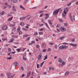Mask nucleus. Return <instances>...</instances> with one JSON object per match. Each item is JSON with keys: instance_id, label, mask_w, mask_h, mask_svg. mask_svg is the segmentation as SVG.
Listing matches in <instances>:
<instances>
[{"instance_id": "1", "label": "nucleus", "mask_w": 78, "mask_h": 78, "mask_svg": "<svg viewBox=\"0 0 78 78\" xmlns=\"http://www.w3.org/2000/svg\"><path fill=\"white\" fill-rule=\"evenodd\" d=\"M68 47L66 46V45H63L62 46H61L59 48H60L61 50H62V49H63V48H65V49H67L68 48Z\"/></svg>"}, {"instance_id": "2", "label": "nucleus", "mask_w": 78, "mask_h": 78, "mask_svg": "<svg viewBox=\"0 0 78 78\" xmlns=\"http://www.w3.org/2000/svg\"><path fill=\"white\" fill-rule=\"evenodd\" d=\"M59 9L61 10V9H58L55 10L53 12L54 15H56V14H58V13L59 11Z\"/></svg>"}, {"instance_id": "3", "label": "nucleus", "mask_w": 78, "mask_h": 78, "mask_svg": "<svg viewBox=\"0 0 78 78\" xmlns=\"http://www.w3.org/2000/svg\"><path fill=\"white\" fill-rule=\"evenodd\" d=\"M2 29L3 30H6L7 29V26H6V25H5L4 26H3L2 27Z\"/></svg>"}, {"instance_id": "4", "label": "nucleus", "mask_w": 78, "mask_h": 78, "mask_svg": "<svg viewBox=\"0 0 78 78\" xmlns=\"http://www.w3.org/2000/svg\"><path fill=\"white\" fill-rule=\"evenodd\" d=\"M47 47V44H42L41 45L42 48H46Z\"/></svg>"}, {"instance_id": "5", "label": "nucleus", "mask_w": 78, "mask_h": 78, "mask_svg": "<svg viewBox=\"0 0 78 78\" xmlns=\"http://www.w3.org/2000/svg\"><path fill=\"white\" fill-rule=\"evenodd\" d=\"M45 16H46L45 18V19H47V18L49 17V14H48L46 13L45 14Z\"/></svg>"}, {"instance_id": "6", "label": "nucleus", "mask_w": 78, "mask_h": 78, "mask_svg": "<svg viewBox=\"0 0 78 78\" xmlns=\"http://www.w3.org/2000/svg\"><path fill=\"white\" fill-rule=\"evenodd\" d=\"M68 11H69V8L68 7H66V8L64 10V12H67Z\"/></svg>"}, {"instance_id": "7", "label": "nucleus", "mask_w": 78, "mask_h": 78, "mask_svg": "<svg viewBox=\"0 0 78 78\" xmlns=\"http://www.w3.org/2000/svg\"><path fill=\"white\" fill-rule=\"evenodd\" d=\"M42 57V55H41V54H40L38 56L37 58L38 60H39Z\"/></svg>"}, {"instance_id": "8", "label": "nucleus", "mask_w": 78, "mask_h": 78, "mask_svg": "<svg viewBox=\"0 0 78 78\" xmlns=\"http://www.w3.org/2000/svg\"><path fill=\"white\" fill-rule=\"evenodd\" d=\"M60 30L62 31H66V29L64 27H62L60 28Z\"/></svg>"}, {"instance_id": "9", "label": "nucleus", "mask_w": 78, "mask_h": 78, "mask_svg": "<svg viewBox=\"0 0 78 78\" xmlns=\"http://www.w3.org/2000/svg\"><path fill=\"white\" fill-rule=\"evenodd\" d=\"M30 75H31V72H30L27 74V78H28L30 76Z\"/></svg>"}, {"instance_id": "10", "label": "nucleus", "mask_w": 78, "mask_h": 78, "mask_svg": "<svg viewBox=\"0 0 78 78\" xmlns=\"http://www.w3.org/2000/svg\"><path fill=\"white\" fill-rule=\"evenodd\" d=\"M20 27H19L17 29V31L19 33L20 32Z\"/></svg>"}, {"instance_id": "11", "label": "nucleus", "mask_w": 78, "mask_h": 78, "mask_svg": "<svg viewBox=\"0 0 78 78\" xmlns=\"http://www.w3.org/2000/svg\"><path fill=\"white\" fill-rule=\"evenodd\" d=\"M69 45H72V46H76V44H72V43H70L69 44Z\"/></svg>"}, {"instance_id": "12", "label": "nucleus", "mask_w": 78, "mask_h": 78, "mask_svg": "<svg viewBox=\"0 0 78 78\" xmlns=\"http://www.w3.org/2000/svg\"><path fill=\"white\" fill-rule=\"evenodd\" d=\"M14 65L15 66H18V62H16L14 63Z\"/></svg>"}, {"instance_id": "13", "label": "nucleus", "mask_w": 78, "mask_h": 78, "mask_svg": "<svg viewBox=\"0 0 78 78\" xmlns=\"http://www.w3.org/2000/svg\"><path fill=\"white\" fill-rule=\"evenodd\" d=\"M12 10L13 11H16V9H15V7H14V6H13L12 7Z\"/></svg>"}, {"instance_id": "14", "label": "nucleus", "mask_w": 78, "mask_h": 78, "mask_svg": "<svg viewBox=\"0 0 78 78\" xmlns=\"http://www.w3.org/2000/svg\"><path fill=\"white\" fill-rule=\"evenodd\" d=\"M14 41V38L11 39L10 40V41H9V42H13Z\"/></svg>"}, {"instance_id": "15", "label": "nucleus", "mask_w": 78, "mask_h": 78, "mask_svg": "<svg viewBox=\"0 0 78 78\" xmlns=\"http://www.w3.org/2000/svg\"><path fill=\"white\" fill-rule=\"evenodd\" d=\"M49 70H55V68L53 67H51L49 68Z\"/></svg>"}, {"instance_id": "16", "label": "nucleus", "mask_w": 78, "mask_h": 78, "mask_svg": "<svg viewBox=\"0 0 78 78\" xmlns=\"http://www.w3.org/2000/svg\"><path fill=\"white\" fill-rule=\"evenodd\" d=\"M58 61L59 62H62V60L61 58L59 59Z\"/></svg>"}, {"instance_id": "17", "label": "nucleus", "mask_w": 78, "mask_h": 78, "mask_svg": "<svg viewBox=\"0 0 78 78\" xmlns=\"http://www.w3.org/2000/svg\"><path fill=\"white\" fill-rule=\"evenodd\" d=\"M62 15L63 17H65V16H66V12H64L62 14Z\"/></svg>"}, {"instance_id": "18", "label": "nucleus", "mask_w": 78, "mask_h": 78, "mask_svg": "<svg viewBox=\"0 0 78 78\" xmlns=\"http://www.w3.org/2000/svg\"><path fill=\"white\" fill-rule=\"evenodd\" d=\"M48 22L49 24L51 25H52V23H51V20H48Z\"/></svg>"}, {"instance_id": "19", "label": "nucleus", "mask_w": 78, "mask_h": 78, "mask_svg": "<svg viewBox=\"0 0 78 78\" xmlns=\"http://www.w3.org/2000/svg\"><path fill=\"white\" fill-rule=\"evenodd\" d=\"M7 75L8 76H11V74L10 73H8L7 74Z\"/></svg>"}, {"instance_id": "20", "label": "nucleus", "mask_w": 78, "mask_h": 78, "mask_svg": "<svg viewBox=\"0 0 78 78\" xmlns=\"http://www.w3.org/2000/svg\"><path fill=\"white\" fill-rule=\"evenodd\" d=\"M12 2L14 3H17V0H13Z\"/></svg>"}, {"instance_id": "21", "label": "nucleus", "mask_w": 78, "mask_h": 78, "mask_svg": "<svg viewBox=\"0 0 78 78\" xmlns=\"http://www.w3.org/2000/svg\"><path fill=\"white\" fill-rule=\"evenodd\" d=\"M20 24L21 25H23V26L25 25V24L23 22L20 23Z\"/></svg>"}, {"instance_id": "22", "label": "nucleus", "mask_w": 78, "mask_h": 78, "mask_svg": "<svg viewBox=\"0 0 78 78\" xmlns=\"http://www.w3.org/2000/svg\"><path fill=\"white\" fill-rule=\"evenodd\" d=\"M65 38V37L62 36L60 37V39L61 40H63V39H64Z\"/></svg>"}, {"instance_id": "23", "label": "nucleus", "mask_w": 78, "mask_h": 78, "mask_svg": "<svg viewBox=\"0 0 78 78\" xmlns=\"http://www.w3.org/2000/svg\"><path fill=\"white\" fill-rule=\"evenodd\" d=\"M69 73H70V72H66L65 73V75L66 76V75H68L69 74Z\"/></svg>"}, {"instance_id": "24", "label": "nucleus", "mask_w": 78, "mask_h": 78, "mask_svg": "<svg viewBox=\"0 0 78 78\" xmlns=\"http://www.w3.org/2000/svg\"><path fill=\"white\" fill-rule=\"evenodd\" d=\"M39 34L40 35H41V34H43L44 33L42 32H40L39 33Z\"/></svg>"}, {"instance_id": "25", "label": "nucleus", "mask_w": 78, "mask_h": 78, "mask_svg": "<svg viewBox=\"0 0 78 78\" xmlns=\"http://www.w3.org/2000/svg\"><path fill=\"white\" fill-rule=\"evenodd\" d=\"M16 50H17V51H18V52H19V51H20V50H21V49L18 48V49H16Z\"/></svg>"}, {"instance_id": "26", "label": "nucleus", "mask_w": 78, "mask_h": 78, "mask_svg": "<svg viewBox=\"0 0 78 78\" xmlns=\"http://www.w3.org/2000/svg\"><path fill=\"white\" fill-rule=\"evenodd\" d=\"M5 14V12L4 11L0 13V14L1 15H3V14Z\"/></svg>"}, {"instance_id": "27", "label": "nucleus", "mask_w": 78, "mask_h": 78, "mask_svg": "<svg viewBox=\"0 0 78 78\" xmlns=\"http://www.w3.org/2000/svg\"><path fill=\"white\" fill-rule=\"evenodd\" d=\"M45 62L44 61H43L41 64L40 66V67H41L42 66H43V64H44V62Z\"/></svg>"}, {"instance_id": "28", "label": "nucleus", "mask_w": 78, "mask_h": 78, "mask_svg": "<svg viewBox=\"0 0 78 78\" xmlns=\"http://www.w3.org/2000/svg\"><path fill=\"white\" fill-rule=\"evenodd\" d=\"M47 58H48L47 57V55H46L45 58L44 59V61H45V59H47Z\"/></svg>"}, {"instance_id": "29", "label": "nucleus", "mask_w": 78, "mask_h": 78, "mask_svg": "<svg viewBox=\"0 0 78 78\" xmlns=\"http://www.w3.org/2000/svg\"><path fill=\"white\" fill-rule=\"evenodd\" d=\"M59 22H61V23H62L63 22V21L61 19H59Z\"/></svg>"}, {"instance_id": "30", "label": "nucleus", "mask_w": 78, "mask_h": 78, "mask_svg": "<svg viewBox=\"0 0 78 78\" xmlns=\"http://www.w3.org/2000/svg\"><path fill=\"white\" fill-rule=\"evenodd\" d=\"M23 59H24V60H27V58H26V57H24V56H23Z\"/></svg>"}, {"instance_id": "31", "label": "nucleus", "mask_w": 78, "mask_h": 78, "mask_svg": "<svg viewBox=\"0 0 78 78\" xmlns=\"http://www.w3.org/2000/svg\"><path fill=\"white\" fill-rule=\"evenodd\" d=\"M7 59H9V60H10L11 59H12V58L11 57H9V58H7Z\"/></svg>"}, {"instance_id": "32", "label": "nucleus", "mask_w": 78, "mask_h": 78, "mask_svg": "<svg viewBox=\"0 0 78 78\" xmlns=\"http://www.w3.org/2000/svg\"><path fill=\"white\" fill-rule=\"evenodd\" d=\"M28 16H23L22 17L23 18V20H24L25 18H26L27 17H28Z\"/></svg>"}, {"instance_id": "33", "label": "nucleus", "mask_w": 78, "mask_h": 78, "mask_svg": "<svg viewBox=\"0 0 78 78\" xmlns=\"http://www.w3.org/2000/svg\"><path fill=\"white\" fill-rule=\"evenodd\" d=\"M16 26V24H10V27H14Z\"/></svg>"}, {"instance_id": "34", "label": "nucleus", "mask_w": 78, "mask_h": 78, "mask_svg": "<svg viewBox=\"0 0 78 78\" xmlns=\"http://www.w3.org/2000/svg\"><path fill=\"white\" fill-rule=\"evenodd\" d=\"M12 19H13V17H11V18H9V20H10V21H11V20H12Z\"/></svg>"}, {"instance_id": "35", "label": "nucleus", "mask_w": 78, "mask_h": 78, "mask_svg": "<svg viewBox=\"0 0 78 78\" xmlns=\"http://www.w3.org/2000/svg\"><path fill=\"white\" fill-rule=\"evenodd\" d=\"M51 50V48H49L47 50V51H50Z\"/></svg>"}, {"instance_id": "36", "label": "nucleus", "mask_w": 78, "mask_h": 78, "mask_svg": "<svg viewBox=\"0 0 78 78\" xmlns=\"http://www.w3.org/2000/svg\"><path fill=\"white\" fill-rule=\"evenodd\" d=\"M70 16L71 17V21L72 22H73V20H72V16Z\"/></svg>"}, {"instance_id": "37", "label": "nucleus", "mask_w": 78, "mask_h": 78, "mask_svg": "<svg viewBox=\"0 0 78 78\" xmlns=\"http://www.w3.org/2000/svg\"><path fill=\"white\" fill-rule=\"evenodd\" d=\"M23 30H24V31H27V29H25L24 28H23Z\"/></svg>"}, {"instance_id": "38", "label": "nucleus", "mask_w": 78, "mask_h": 78, "mask_svg": "<svg viewBox=\"0 0 78 78\" xmlns=\"http://www.w3.org/2000/svg\"><path fill=\"white\" fill-rule=\"evenodd\" d=\"M2 40H3V41H8V40H7V39H6V38H3L2 39Z\"/></svg>"}, {"instance_id": "39", "label": "nucleus", "mask_w": 78, "mask_h": 78, "mask_svg": "<svg viewBox=\"0 0 78 78\" xmlns=\"http://www.w3.org/2000/svg\"><path fill=\"white\" fill-rule=\"evenodd\" d=\"M8 51H9V52H10V51H11V49L9 48H8Z\"/></svg>"}, {"instance_id": "40", "label": "nucleus", "mask_w": 78, "mask_h": 78, "mask_svg": "<svg viewBox=\"0 0 78 78\" xmlns=\"http://www.w3.org/2000/svg\"><path fill=\"white\" fill-rule=\"evenodd\" d=\"M37 69H38L39 67V65L38 64H37Z\"/></svg>"}, {"instance_id": "41", "label": "nucleus", "mask_w": 78, "mask_h": 78, "mask_svg": "<svg viewBox=\"0 0 78 78\" xmlns=\"http://www.w3.org/2000/svg\"><path fill=\"white\" fill-rule=\"evenodd\" d=\"M59 66L60 67H63V66H62V64H59Z\"/></svg>"}, {"instance_id": "42", "label": "nucleus", "mask_w": 78, "mask_h": 78, "mask_svg": "<svg viewBox=\"0 0 78 78\" xmlns=\"http://www.w3.org/2000/svg\"><path fill=\"white\" fill-rule=\"evenodd\" d=\"M73 20H75V16H73Z\"/></svg>"}, {"instance_id": "43", "label": "nucleus", "mask_w": 78, "mask_h": 78, "mask_svg": "<svg viewBox=\"0 0 78 78\" xmlns=\"http://www.w3.org/2000/svg\"><path fill=\"white\" fill-rule=\"evenodd\" d=\"M30 39V37H29L27 39H26V41H28Z\"/></svg>"}, {"instance_id": "44", "label": "nucleus", "mask_w": 78, "mask_h": 78, "mask_svg": "<svg viewBox=\"0 0 78 78\" xmlns=\"http://www.w3.org/2000/svg\"><path fill=\"white\" fill-rule=\"evenodd\" d=\"M44 23L45 24V25H46L47 27V28H48V24H47V23Z\"/></svg>"}, {"instance_id": "45", "label": "nucleus", "mask_w": 78, "mask_h": 78, "mask_svg": "<svg viewBox=\"0 0 78 78\" xmlns=\"http://www.w3.org/2000/svg\"><path fill=\"white\" fill-rule=\"evenodd\" d=\"M28 35L26 34L25 35H23V37H28Z\"/></svg>"}, {"instance_id": "46", "label": "nucleus", "mask_w": 78, "mask_h": 78, "mask_svg": "<svg viewBox=\"0 0 78 78\" xmlns=\"http://www.w3.org/2000/svg\"><path fill=\"white\" fill-rule=\"evenodd\" d=\"M28 0H26L25 1L24 3L25 4H26V3H27V2H28Z\"/></svg>"}, {"instance_id": "47", "label": "nucleus", "mask_w": 78, "mask_h": 78, "mask_svg": "<svg viewBox=\"0 0 78 78\" xmlns=\"http://www.w3.org/2000/svg\"><path fill=\"white\" fill-rule=\"evenodd\" d=\"M67 25H68V24L67 23H65L64 25L66 27V26H67Z\"/></svg>"}, {"instance_id": "48", "label": "nucleus", "mask_w": 78, "mask_h": 78, "mask_svg": "<svg viewBox=\"0 0 78 78\" xmlns=\"http://www.w3.org/2000/svg\"><path fill=\"white\" fill-rule=\"evenodd\" d=\"M44 15V14H42L41 15H40V17H42Z\"/></svg>"}, {"instance_id": "49", "label": "nucleus", "mask_w": 78, "mask_h": 78, "mask_svg": "<svg viewBox=\"0 0 78 78\" xmlns=\"http://www.w3.org/2000/svg\"><path fill=\"white\" fill-rule=\"evenodd\" d=\"M14 76V75L13 76H11L9 77V78H13Z\"/></svg>"}, {"instance_id": "50", "label": "nucleus", "mask_w": 78, "mask_h": 78, "mask_svg": "<svg viewBox=\"0 0 78 78\" xmlns=\"http://www.w3.org/2000/svg\"><path fill=\"white\" fill-rule=\"evenodd\" d=\"M21 69L22 70H24V69H23V66L21 67Z\"/></svg>"}, {"instance_id": "51", "label": "nucleus", "mask_w": 78, "mask_h": 78, "mask_svg": "<svg viewBox=\"0 0 78 78\" xmlns=\"http://www.w3.org/2000/svg\"><path fill=\"white\" fill-rule=\"evenodd\" d=\"M43 52H45L46 51V49H45L43 50Z\"/></svg>"}, {"instance_id": "52", "label": "nucleus", "mask_w": 78, "mask_h": 78, "mask_svg": "<svg viewBox=\"0 0 78 78\" xmlns=\"http://www.w3.org/2000/svg\"><path fill=\"white\" fill-rule=\"evenodd\" d=\"M38 38L40 41H41V40H42V38H41V37H38Z\"/></svg>"}, {"instance_id": "53", "label": "nucleus", "mask_w": 78, "mask_h": 78, "mask_svg": "<svg viewBox=\"0 0 78 78\" xmlns=\"http://www.w3.org/2000/svg\"><path fill=\"white\" fill-rule=\"evenodd\" d=\"M31 43H32V44H34V43H35V41H31Z\"/></svg>"}, {"instance_id": "54", "label": "nucleus", "mask_w": 78, "mask_h": 78, "mask_svg": "<svg viewBox=\"0 0 78 78\" xmlns=\"http://www.w3.org/2000/svg\"><path fill=\"white\" fill-rule=\"evenodd\" d=\"M75 39L73 38L72 40V41L73 42H75Z\"/></svg>"}, {"instance_id": "55", "label": "nucleus", "mask_w": 78, "mask_h": 78, "mask_svg": "<svg viewBox=\"0 0 78 78\" xmlns=\"http://www.w3.org/2000/svg\"><path fill=\"white\" fill-rule=\"evenodd\" d=\"M0 76H1V77L3 76V73L1 74Z\"/></svg>"}, {"instance_id": "56", "label": "nucleus", "mask_w": 78, "mask_h": 78, "mask_svg": "<svg viewBox=\"0 0 78 78\" xmlns=\"http://www.w3.org/2000/svg\"><path fill=\"white\" fill-rule=\"evenodd\" d=\"M20 8H22V9H23V6H22V5H20Z\"/></svg>"}, {"instance_id": "57", "label": "nucleus", "mask_w": 78, "mask_h": 78, "mask_svg": "<svg viewBox=\"0 0 78 78\" xmlns=\"http://www.w3.org/2000/svg\"><path fill=\"white\" fill-rule=\"evenodd\" d=\"M10 14H14V13H14V12H10Z\"/></svg>"}, {"instance_id": "58", "label": "nucleus", "mask_w": 78, "mask_h": 78, "mask_svg": "<svg viewBox=\"0 0 78 78\" xmlns=\"http://www.w3.org/2000/svg\"><path fill=\"white\" fill-rule=\"evenodd\" d=\"M63 44H65V45H67V43H63Z\"/></svg>"}, {"instance_id": "59", "label": "nucleus", "mask_w": 78, "mask_h": 78, "mask_svg": "<svg viewBox=\"0 0 78 78\" xmlns=\"http://www.w3.org/2000/svg\"><path fill=\"white\" fill-rule=\"evenodd\" d=\"M62 65H65V62H63L62 63Z\"/></svg>"}, {"instance_id": "60", "label": "nucleus", "mask_w": 78, "mask_h": 78, "mask_svg": "<svg viewBox=\"0 0 78 78\" xmlns=\"http://www.w3.org/2000/svg\"><path fill=\"white\" fill-rule=\"evenodd\" d=\"M55 48H56V49H57V47H58V46H57L56 45H55Z\"/></svg>"}, {"instance_id": "61", "label": "nucleus", "mask_w": 78, "mask_h": 78, "mask_svg": "<svg viewBox=\"0 0 78 78\" xmlns=\"http://www.w3.org/2000/svg\"><path fill=\"white\" fill-rule=\"evenodd\" d=\"M59 25H60L59 24H58L56 27V28H58V27H59Z\"/></svg>"}, {"instance_id": "62", "label": "nucleus", "mask_w": 78, "mask_h": 78, "mask_svg": "<svg viewBox=\"0 0 78 78\" xmlns=\"http://www.w3.org/2000/svg\"><path fill=\"white\" fill-rule=\"evenodd\" d=\"M25 74H23L22 75V77H24L25 76Z\"/></svg>"}, {"instance_id": "63", "label": "nucleus", "mask_w": 78, "mask_h": 78, "mask_svg": "<svg viewBox=\"0 0 78 78\" xmlns=\"http://www.w3.org/2000/svg\"><path fill=\"white\" fill-rule=\"evenodd\" d=\"M22 31H20V32L19 33V34H22Z\"/></svg>"}, {"instance_id": "64", "label": "nucleus", "mask_w": 78, "mask_h": 78, "mask_svg": "<svg viewBox=\"0 0 78 78\" xmlns=\"http://www.w3.org/2000/svg\"><path fill=\"white\" fill-rule=\"evenodd\" d=\"M70 60H73V58L72 57L70 58Z\"/></svg>"}]
</instances>
